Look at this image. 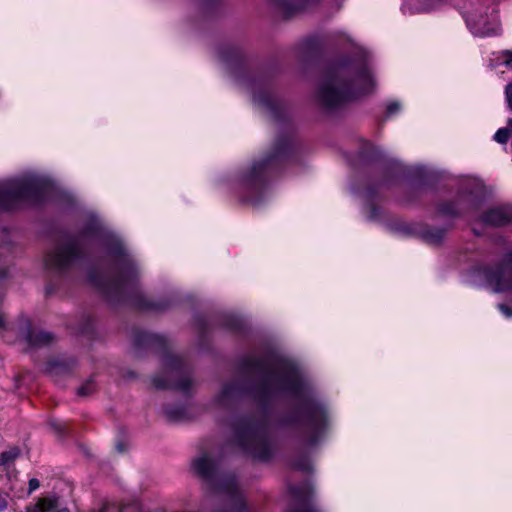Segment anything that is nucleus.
<instances>
[{
	"label": "nucleus",
	"mask_w": 512,
	"mask_h": 512,
	"mask_svg": "<svg viewBox=\"0 0 512 512\" xmlns=\"http://www.w3.org/2000/svg\"><path fill=\"white\" fill-rule=\"evenodd\" d=\"M372 88L373 80L368 72H361L353 79L341 72L321 86L319 96L327 106H336L358 99Z\"/></svg>",
	"instance_id": "1"
},
{
	"label": "nucleus",
	"mask_w": 512,
	"mask_h": 512,
	"mask_svg": "<svg viewBox=\"0 0 512 512\" xmlns=\"http://www.w3.org/2000/svg\"><path fill=\"white\" fill-rule=\"evenodd\" d=\"M41 185V180L36 176H26L0 182V205L9 207L7 201L11 198L17 199L29 196Z\"/></svg>",
	"instance_id": "2"
},
{
	"label": "nucleus",
	"mask_w": 512,
	"mask_h": 512,
	"mask_svg": "<svg viewBox=\"0 0 512 512\" xmlns=\"http://www.w3.org/2000/svg\"><path fill=\"white\" fill-rule=\"evenodd\" d=\"M268 166L267 159L254 162L235 176V185L242 189H257L263 182Z\"/></svg>",
	"instance_id": "3"
},
{
	"label": "nucleus",
	"mask_w": 512,
	"mask_h": 512,
	"mask_svg": "<svg viewBox=\"0 0 512 512\" xmlns=\"http://www.w3.org/2000/svg\"><path fill=\"white\" fill-rule=\"evenodd\" d=\"M488 281L495 292H512V253L504 265L489 272Z\"/></svg>",
	"instance_id": "4"
},
{
	"label": "nucleus",
	"mask_w": 512,
	"mask_h": 512,
	"mask_svg": "<svg viewBox=\"0 0 512 512\" xmlns=\"http://www.w3.org/2000/svg\"><path fill=\"white\" fill-rule=\"evenodd\" d=\"M76 256L74 245L59 246L53 250L46 258V265L54 269L65 268Z\"/></svg>",
	"instance_id": "5"
},
{
	"label": "nucleus",
	"mask_w": 512,
	"mask_h": 512,
	"mask_svg": "<svg viewBox=\"0 0 512 512\" xmlns=\"http://www.w3.org/2000/svg\"><path fill=\"white\" fill-rule=\"evenodd\" d=\"M328 416L322 407L314 408L308 417L307 428L310 433L311 441L314 442L328 427Z\"/></svg>",
	"instance_id": "6"
},
{
	"label": "nucleus",
	"mask_w": 512,
	"mask_h": 512,
	"mask_svg": "<svg viewBox=\"0 0 512 512\" xmlns=\"http://www.w3.org/2000/svg\"><path fill=\"white\" fill-rule=\"evenodd\" d=\"M467 23L472 32L479 36H489L496 34L500 30L499 23L495 18L489 20L483 16H471L467 19Z\"/></svg>",
	"instance_id": "7"
},
{
	"label": "nucleus",
	"mask_w": 512,
	"mask_h": 512,
	"mask_svg": "<svg viewBox=\"0 0 512 512\" xmlns=\"http://www.w3.org/2000/svg\"><path fill=\"white\" fill-rule=\"evenodd\" d=\"M512 220V208L509 206H497L485 212L482 221L491 226H503Z\"/></svg>",
	"instance_id": "8"
},
{
	"label": "nucleus",
	"mask_w": 512,
	"mask_h": 512,
	"mask_svg": "<svg viewBox=\"0 0 512 512\" xmlns=\"http://www.w3.org/2000/svg\"><path fill=\"white\" fill-rule=\"evenodd\" d=\"M464 188L467 194L465 209H475L483 192L482 182L476 178L468 177L464 180Z\"/></svg>",
	"instance_id": "9"
},
{
	"label": "nucleus",
	"mask_w": 512,
	"mask_h": 512,
	"mask_svg": "<svg viewBox=\"0 0 512 512\" xmlns=\"http://www.w3.org/2000/svg\"><path fill=\"white\" fill-rule=\"evenodd\" d=\"M240 444L254 457L260 459L266 457L265 453L261 451L266 448V443L262 438L258 437L253 431H246L245 434L241 437Z\"/></svg>",
	"instance_id": "10"
},
{
	"label": "nucleus",
	"mask_w": 512,
	"mask_h": 512,
	"mask_svg": "<svg viewBox=\"0 0 512 512\" xmlns=\"http://www.w3.org/2000/svg\"><path fill=\"white\" fill-rule=\"evenodd\" d=\"M193 470L204 478H210L215 469L214 462L206 455H203L193 461Z\"/></svg>",
	"instance_id": "11"
},
{
	"label": "nucleus",
	"mask_w": 512,
	"mask_h": 512,
	"mask_svg": "<svg viewBox=\"0 0 512 512\" xmlns=\"http://www.w3.org/2000/svg\"><path fill=\"white\" fill-rule=\"evenodd\" d=\"M57 507L56 498H39L35 504L28 505L23 512H50Z\"/></svg>",
	"instance_id": "12"
},
{
	"label": "nucleus",
	"mask_w": 512,
	"mask_h": 512,
	"mask_svg": "<svg viewBox=\"0 0 512 512\" xmlns=\"http://www.w3.org/2000/svg\"><path fill=\"white\" fill-rule=\"evenodd\" d=\"M299 381V375L294 368H289L280 377V384L283 389L296 391Z\"/></svg>",
	"instance_id": "13"
},
{
	"label": "nucleus",
	"mask_w": 512,
	"mask_h": 512,
	"mask_svg": "<svg viewBox=\"0 0 512 512\" xmlns=\"http://www.w3.org/2000/svg\"><path fill=\"white\" fill-rule=\"evenodd\" d=\"M279 6L288 10H299L303 9L317 0H274Z\"/></svg>",
	"instance_id": "14"
},
{
	"label": "nucleus",
	"mask_w": 512,
	"mask_h": 512,
	"mask_svg": "<svg viewBox=\"0 0 512 512\" xmlns=\"http://www.w3.org/2000/svg\"><path fill=\"white\" fill-rule=\"evenodd\" d=\"M445 236V231L440 228H429L423 232V238L430 244L440 243Z\"/></svg>",
	"instance_id": "15"
},
{
	"label": "nucleus",
	"mask_w": 512,
	"mask_h": 512,
	"mask_svg": "<svg viewBox=\"0 0 512 512\" xmlns=\"http://www.w3.org/2000/svg\"><path fill=\"white\" fill-rule=\"evenodd\" d=\"M237 389L234 385H225L219 395L217 396V401L221 405H225L227 402H229L231 399L234 398L236 395Z\"/></svg>",
	"instance_id": "16"
},
{
	"label": "nucleus",
	"mask_w": 512,
	"mask_h": 512,
	"mask_svg": "<svg viewBox=\"0 0 512 512\" xmlns=\"http://www.w3.org/2000/svg\"><path fill=\"white\" fill-rule=\"evenodd\" d=\"M493 61L495 62L493 64L495 67L504 66L507 69L512 70V51H502L496 56V58Z\"/></svg>",
	"instance_id": "17"
},
{
	"label": "nucleus",
	"mask_w": 512,
	"mask_h": 512,
	"mask_svg": "<svg viewBox=\"0 0 512 512\" xmlns=\"http://www.w3.org/2000/svg\"><path fill=\"white\" fill-rule=\"evenodd\" d=\"M20 454V451L16 447H12L0 454V465H7L13 462Z\"/></svg>",
	"instance_id": "18"
},
{
	"label": "nucleus",
	"mask_w": 512,
	"mask_h": 512,
	"mask_svg": "<svg viewBox=\"0 0 512 512\" xmlns=\"http://www.w3.org/2000/svg\"><path fill=\"white\" fill-rule=\"evenodd\" d=\"M511 133V130H497L494 135V139L500 144H505L509 139H511Z\"/></svg>",
	"instance_id": "19"
},
{
	"label": "nucleus",
	"mask_w": 512,
	"mask_h": 512,
	"mask_svg": "<svg viewBox=\"0 0 512 512\" xmlns=\"http://www.w3.org/2000/svg\"><path fill=\"white\" fill-rule=\"evenodd\" d=\"M400 108H401L400 103L393 101L387 105V112H388V114L393 115L396 112H398L400 110Z\"/></svg>",
	"instance_id": "20"
},
{
	"label": "nucleus",
	"mask_w": 512,
	"mask_h": 512,
	"mask_svg": "<svg viewBox=\"0 0 512 512\" xmlns=\"http://www.w3.org/2000/svg\"><path fill=\"white\" fill-rule=\"evenodd\" d=\"M498 308L505 317H507V318L512 317V308L511 307H508L506 304H500L498 306Z\"/></svg>",
	"instance_id": "21"
},
{
	"label": "nucleus",
	"mask_w": 512,
	"mask_h": 512,
	"mask_svg": "<svg viewBox=\"0 0 512 512\" xmlns=\"http://www.w3.org/2000/svg\"><path fill=\"white\" fill-rule=\"evenodd\" d=\"M508 106L512 109V84H508L505 89Z\"/></svg>",
	"instance_id": "22"
},
{
	"label": "nucleus",
	"mask_w": 512,
	"mask_h": 512,
	"mask_svg": "<svg viewBox=\"0 0 512 512\" xmlns=\"http://www.w3.org/2000/svg\"><path fill=\"white\" fill-rule=\"evenodd\" d=\"M153 383L156 387H159V388H167V387H173L174 385L169 383L168 381H160L158 379V377H155L153 379Z\"/></svg>",
	"instance_id": "23"
},
{
	"label": "nucleus",
	"mask_w": 512,
	"mask_h": 512,
	"mask_svg": "<svg viewBox=\"0 0 512 512\" xmlns=\"http://www.w3.org/2000/svg\"><path fill=\"white\" fill-rule=\"evenodd\" d=\"M40 486L39 481L36 478H32L29 481V493H32L36 489H38Z\"/></svg>",
	"instance_id": "24"
},
{
	"label": "nucleus",
	"mask_w": 512,
	"mask_h": 512,
	"mask_svg": "<svg viewBox=\"0 0 512 512\" xmlns=\"http://www.w3.org/2000/svg\"><path fill=\"white\" fill-rule=\"evenodd\" d=\"M7 505V497L0 494V510L6 509Z\"/></svg>",
	"instance_id": "25"
},
{
	"label": "nucleus",
	"mask_w": 512,
	"mask_h": 512,
	"mask_svg": "<svg viewBox=\"0 0 512 512\" xmlns=\"http://www.w3.org/2000/svg\"><path fill=\"white\" fill-rule=\"evenodd\" d=\"M91 388H90V384L87 385V386H83L79 389V394L81 395H87L89 392H90Z\"/></svg>",
	"instance_id": "26"
},
{
	"label": "nucleus",
	"mask_w": 512,
	"mask_h": 512,
	"mask_svg": "<svg viewBox=\"0 0 512 512\" xmlns=\"http://www.w3.org/2000/svg\"><path fill=\"white\" fill-rule=\"evenodd\" d=\"M433 2H434V4H433V5H430V6L426 7L425 9H426V10H429V9L434 8V7L436 6V4H438V3H440V2H441V0H433Z\"/></svg>",
	"instance_id": "27"
},
{
	"label": "nucleus",
	"mask_w": 512,
	"mask_h": 512,
	"mask_svg": "<svg viewBox=\"0 0 512 512\" xmlns=\"http://www.w3.org/2000/svg\"><path fill=\"white\" fill-rule=\"evenodd\" d=\"M299 512H318L315 508H307V509H303Z\"/></svg>",
	"instance_id": "28"
},
{
	"label": "nucleus",
	"mask_w": 512,
	"mask_h": 512,
	"mask_svg": "<svg viewBox=\"0 0 512 512\" xmlns=\"http://www.w3.org/2000/svg\"><path fill=\"white\" fill-rule=\"evenodd\" d=\"M41 336L44 342H47L49 340V336L47 334H42Z\"/></svg>",
	"instance_id": "29"
},
{
	"label": "nucleus",
	"mask_w": 512,
	"mask_h": 512,
	"mask_svg": "<svg viewBox=\"0 0 512 512\" xmlns=\"http://www.w3.org/2000/svg\"><path fill=\"white\" fill-rule=\"evenodd\" d=\"M4 318L0 315V328H2L4 326Z\"/></svg>",
	"instance_id": "30"
},
{
	"label": "nucleus",
	"mask_w": 512,
	"mask_h": 512,
	"mask_svg": "<svg viewBox=\"0 0 512 512\" xmlns=\"http://www.w3.org/2000/svg\"><path fill=\"white\" fill-rule=\"evenodd\" d=\"M187 385H188V384H181V385H179V387H180L181 389H183V390H186Z\"/></svg>",
	"instance_id": "31"
},
{
	"label": "nucleus",
	"mask_w": 512,
	"mask_h": 512,
	"mask_svg": "<svg viewBox=\"0 0 512 512\" xmlns=\"http://www.w3.org/2000/svg\"><path fill=\"white\" fill-rule=\"evenodd\" d=\"M460 210H461V209H454V210H452L451 212H452V213H459V212H460Z\"/></svg>",
	"instance_id": "32"
},
{
	"label": "nucleus",
	"mask_w": 512,
	"mask_h": 512,
	"mask_svg": "<svg viewBox=\"0 0 512 512\" xmlns=\"http://www.w3.org/2000/svg\"><path fill=\"white\" fill-rule=\"evenodd\" d=\"M57 512H69L67 509H61V510H58Z\"/></svg>",
	"instance_id": "33"
},
{
	"label": "nucleus",
	"mask_w": 512,
	"mask_h": 512,
	"mask_svg": "<svg viewBox=\"0 0 512 512\" xmlns=\"http://www.w3.org/2000/svg\"><path fill=\"white\" fill-rule=\"evenodd\" d=\"M509 128H512V119L509 120Z\"/></svg>",
	"instance_id": "34"
}]
</instances>
